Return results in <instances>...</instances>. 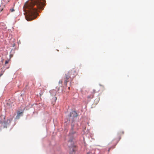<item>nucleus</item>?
<instances>
[{
  "label": "nucleus",
  "mask_w": 154,
  "mask_h": 154,
  "mask_svg": "<svg viewBox=\"0 0 154 154\" xmlns=\"http://www.w3.org/2000/svg\"><path fill=\"white\" fill-rule=\"evenodd\" d=\"M45 2V0H30L26 2L24 7L27 9L29 16L32 17L37 14L38 9H43Z\"/></svg>",
  "instance_id": "nucleus-1"
},
{
  "label": "nucleus",
  "mask_w": 154,
  "mask_h": 154,
  "mask_svg": "<svg viewBox=\"0 0 154 154\" xmlns=\"http://www.w3.org/2000/svg\"><path fill=\"white\" fill-rule=\"evenodd\" d=\"M74 126H72V127L71 131L68 135V137L69 138V142H71L73 139L76 137L77 136V134L75 131H73Z\"/></svg>",
  "instance_id": "nucleus-2"
},
{
  "label": "nucleus",
  "mask_w": 154,
  "mask_h": 154,
  "mask_svg": "<svg viewBox=\"0 0 154 154\" xmlns=\"http://www.w3.org/2000/svg\"><path fill=\"white\" fill-rule=\"evenodd\" d=\"M77 116L78 115L76 112L72 111L70 112L69 116V121L72 122H73L76 119Z\"/></svg>",
  "instance_id": "nucleus-3"
},
{
  "label": "nucleus",
  "mask_w": 154,
  "mask_h": 154,
  "mask_svg": "<svg viewBox=\"0 0 154 154\" xmlns=\"http://www.w3.org/2000/svg\"><path fill=\"white\" fill-rule=\"evenodd\" d=\"M69 75L72 78L74 77L77 74L76 70L75 69H73L71 70H70L68 72Z\"/></svg>",
  "instance_id": "nucleus-4"
},
{
  "label": "nucleus",
  "mask_w": 154,
  "mask_h": 154,
  "mask_svg": "<svg viewBox=\"0 0 154 154\" xmlns=\"http://www.w3.org/2000/svg\"><path fill=\"white\" fill-rule=\"evenodd\" d=\"M71 77L69 75V73H68L67 74H66V77L64 78V83L66 85H67V83L69 81V79L70 78H71Z\"/></svg>",
  "instance_id": "nucleus-5"
},
{
  "label": "nucleus",
  "mask_w": 154,
  "mask_h": 154,
  "mask_svg": "<svg viewBox=\"0 0 154 154\" xmlns=\"http://www.w3.org/2000/svg\"><path fill=\"white\" fill-rule=\"evenodd\" d=\"M22 113H23V112H20V111H19L17 113V116H19L20 115V114Z\"/></svg>",
  "instance_id": "nucleus-6"
},
{
  "label": "nucleus",
  "mask_w": 154,
  "mask_h": 154,
  "mask_svg": "<svg viewBox=\"0 0 154 154\" xmlns=\"http://www.w3.org/2000/svg\"><path fill=\"white\" fill-rule=\"evenodd\" d=\"M9 60H6L5 62V64H8L9 62Z\"/></svg>",
  "instance_id": "nucleus-7"
},
{
  "label": "nucleus",
  "mask_w": 154,
  "mask_h": 154,
  "mask_svg": "<svg viewBox=\"0 0 154 154\" xmlns=\"http://www.w3.org/2000/svg\"><path fill=\"white\" fill-rule=\"evenodd\" d=\"M10 11L11 12H13L14 11V10L13 8H12V9H11L10 10Z\"/></svg>",
  "instance_id": "nucleus-8"
},
{
  "label": "nucleus",
  "mask_w": 154,
  "mask_h": 154,
  "mask_svg": "<svg viewBox=\"0 0 154 154\" xmlns=\"http://www.w3.org/2000/svg\"><path fill=\"white\" fill-rule=\"evenodd\" d=\"M13 54H10V58H11L12 57H13Z\"/></svg>",
  "instance_id": "nucleus-9"
},
{
  "label": "nucleus",
  "mask_w": 154,
  "mask_h": 154,
  "mask_svg": "<svg viewBox=\"0 0 154 154\" xmlns=\"http://www.w3.org/2000/svg\"><path fill=\"white\" fill-rule=\"evenodd\" d=\"M62 80H60L59 82V84H62Z\"/></svg>",
  "instance_id": "nucleus-10"
},
{
  "label": "nucleus",
  "mask_w": 154,
  "mask_h": 154,
  "mask_svg": "<svg viewBox=\"0 0 154 154\" xmlns=\"http://www.w3.org/2000/svg\"><path fill=\"white\" fill-rule=\"evenodd\" d=\"M93 92L94 93H95V90H93Z\"/></svg>",
  "instance_id": "nucleus-11"
},
{
  "label": "nucleus",
  "mask_w": 154,
  "mask_h": 154,
  "mask_svg": "<svg viewBox=\"0 0 154 154\" xmlns=\"http://www.w3.org/2000/svg\"><path fill=\"white\" fill-rule=\"evenodd\" d=\"M72 150L73 152H74V150L73 149V148H72Z\"/></svg>",
  "instance_id": "nucleus-12"
},
{
  "label": "nucleus",
  "mask_w": 154,
  "mask_h": 154,
  "mask_svg": "<svg viewBox=\"0 0 154 154\" xmlns=\"http://www.w3.org/2000/svg\"><path fill=\"white\" fill-rule=\"evenodd\" d=\"M2 24L3 25H4V24L3 23H1V24Z\"/></svg>",
  "instance_id": "nucleus-13"
},
{
  "label": "nucleus",
  "mask_w": 154,
  "mask_h": 154,
  "mask_svg": "<svg viewBox=\"0 0 154 154\" xmlns=\"http://www.w3.org/2000/svg\"><path fill=\"white\" fill-rule=\"evenodd\" d=\"M2 74H1L0 75V77L2 76Z\"/></svg>",
  "instance_id": "nucleus-14"
},
{
  "label": "nucleus",
  "mask_w": 154,
  "mask_h": 154,
  "mask_svg": "<svg viewBox=\"0 0 154 154\" xmlns=\"http://www.w3.org/2000/svg\"><path fill=\"white\" fill-rule=\"evenodd\" d=\"M87 154H91L90 153H87Z\"/></svg>",
  "instance_id": "nucleus-15"
},
{
  "label": "nucleus",
  "mask_w": 154,
  "mask_h": 154,
  "mask_svg": "<svg viewBox=\"0 0 154 154\" xmlns=\"http://www.w3.org/2000/svg\"><path fill=\"white\" fill-rule=\"evenodd\" d=\"M2 10H3V9H2L1 10V11H2Z\"/></svg>",
  "instance_id": "nucleus-16"
},
{
  "label": "nucleus",
  "mask_w": 154,
  "mask_h": 154,
  "mask_svg": "<svg viewBox=\"0 0 154 154\" xmlns=\"http://www.w3.org/2000/svg\"><path fill=\"white\" fill-rule=\"evenodd\" d=\"M70 154H71V152H70Z\"/></svg>",
  "instance_id": "nucleus-17"
},
{
  "label": "nucleus",
  "mask_w": 154,
  "mask_h": 154,
  "mask_svg": "<svg viewBox=\"0 0 154 154\" xmlns=\"http://www.w3.org/2000/svg\"><path fill=\"white\" fill-rule=\"evenodd\" d=\"M90 97H89V96L88 97V98H90Z\"/></svg>",
  "instance_id": "nucleus-18"
},
{
  "label": "nucleus",
  "mask_w": 154,
  "mask_h": 154,
  "mask_svg": "<svg viewBox=\"0 0 154 154\" xmlns=\"http://www.w3.org/2000/svg\"><path fill=\"white\" fill-rule=\"evenodd\" d=\"M71 149H72V148L71 147V148H70V150H71Z\"/></svg>",
  "instance_id": "nucleus-19"
}]
</instances>
